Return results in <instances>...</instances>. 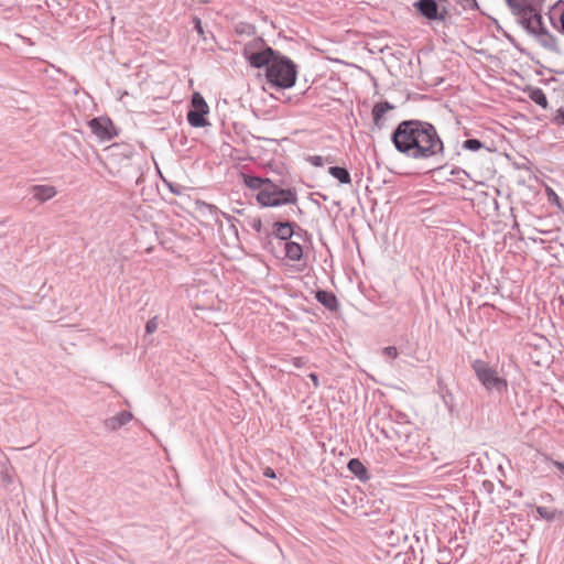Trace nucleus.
Masks as SVG:
<instances>
[{"mask_svg":"<svg viewBox=\"0 0 564 564\" xmlns=\"http://www.w3.org/2000/svg\"><path fill=\"white\" fill-rule=\"evenodd\" d=\"M316 300L323 304L328 310H336L338 306V302L336 296L327 291H317L316 292Z\"/></svg>","mask_w":564,"mask_h":564,"instance_id":"14","label":"nucleus"},{"mask_svg":"<svg viewBox=\"0 0 564 564\" xmlns=\"http://www.w3.org/2000/svg\"><path fill=\"white\" fill-rule=\"evenodd\" d=\"M274 227V234L276 238L283 242L289 241V239L293 236V228L290 223H275Z\"/></svg>","mask_w":564,"mask_h":564,"instance_id":"15","label":"nucleus"},{"mask_svg":"<svg viewBox=\"0 0 564 564\" xmlns=\"http://www.w3.org/2000/svg\"><path fill=\"white\" fill-rule=\"evenodd\" d=\"M133 419V415L129 411H121L117 415L108 417L104 421V426L108 431H117L120 427L128 424Z\"/></svg>","mask_w":564,"mask_h":564,"instance_id":"10","label":"nucleus"},{"mask_svg":"<svg viewBox=\"0 0 564 564\" xmlns=\"http://www.w3.org/2000/svg\"><path fill=\"white\" fill-rule=\"evenodd\" d=\"M33 197L39 202H46L56 195V189L51 185H35L32 187Z\"/></svg>","mask_w":564,"mask_h":564,"instance_id":"11","label":"nucleus"},{"mask_svg":"<svg viewBox=\"0 0 564 564\" xmlns=\"http://www.w3.org/2000/svg\"><path fill=\"white\" fill-rule=\"evenodd\" d=\"M88 126L100 141H109L117 135L112 121L107 117L94 118L88 122Z\"/></svg>","mask_w":564,"mask_h":564,"instance_id":"8","label":"nucleus"},{"mask_svg":"<svg viewBox=\"0 0 564 564\" xmlns=\"http://www.w3.org/2000/svg\"><path fill=\"white\" fill-rule=\"evenodd\" d=\"M192 109L187 113V121L192 127L200 128L208 124L205 115L208 113L209 107L204 97L199 93L192 96Z\"/></svg>","mask_w":564,"mask_h":564,"instance_id":"7","label":"nucleus"},{"mask_svg":"<svg viewBox=\"0 0 564 564\" xmlns=\"http://www.w3.org/2000/svg\"><path fill=\"white\" fill-rule=\"evenodd\" d=\"M529 98L534 101L536 105L541 106L542 108H547V99L544 94V91L541 88L538 87H529L528 90Z\"/></svg>","mask_w":564,"mask_h":564,"instance_id":"16","label":"nucleus"},{"mask_svg":"<svg viewBox=\"0 0 564 564\" xmlns=\"http://www.w3.org/2000/svg\"><path fill=\"white\" fill-rule=\"evenodd\" d=\"M308 162L314 166H323L325 159L321 155H313L308 158Z\"/></svg>","mask_w":564,"mask_h":564,"instance_id":"26","label":"nucleus"},{"mask_svg":"<svg viewBox=\"0 0 564 564\" xmlns=\"http://www.w3.org/2000/svg\"><path fill=\"white\" fill-rule=\"evenodd\" d=\"M283 249L285 251V257L292 261H299L302 258V246L297 242L285 241L283 242Z\"/></svg>","mask_w":564,"mask_h":564,"instance_id":"13","label":"nucleus"},{"mask_svg":"<svg viewBox=\"0 0 564 564\" xmlns=\"http://www.w3.org/2000/svg\"><path fill=\"white\" fill-rule=\"evenodd\" d=\"M519 23L545 50L558 53L556 39L547 31L542 19L545 0H506Z\"/></svg>","mask_w":564,"mask_h":564,"instance_id":"2","label":"nucleus"},{"mask_svg":"<svg viewBox=\"0 0 564 564\" xmlns=\"http://www.w3.org/2000/svg\"><path fill=\"white\" fill-rule=\"evenodd\" d=\"M414 7L429 20L444 21L447 15L445 7H441L435 0H420Z\"/></svg>","mask_w":564,"mask_h":564,"instance_id":"9","label":"nucleus"},{"mask_svg":"<svg viewBox=\"0 0 564 564\" xmlns=\"http://www.w3.org/2000/svg\"><path fill=\"white\" fill-rule=\"evenodd\" d=\"M473 369L477 379L488 391H496L502 393L508 389V382L500 377L495 368L488 362L477 359L473 362Z\"/></svg>","mask_w":564,"mask_h":564,"instance_id":"6","label":"nucleus"},{"mask_svg":"<svg viewBox=\"0 0 564 564\" xmlns=\"http://www.w3.org/2000/svg\"><path fill=\"white\" fill-rule=\"evenodd\" d=\"M249 226L257 232H260L262 229V223L259 217H254L249 219Z\"/></svg>","mask_w":564,"mask_h":564,"instance_id":"25","label":"nucleus"},{"mask_svg":"<svg viewBox=\"0 0 564 564\" xmlns=\"http://www.w3.org/2000/svg\"><path fill=\"white\" fill-rule=\"evenodd\" d=\"M159 327L158 317L149 319L145 324L147 334H153Z\"/></svg>","mask_w":564,"mask_h":564,"instance_id":"24","label":"nucleus"},{"mask_svg":"<svg viewBox=\"0 0 564 564\" xmlns=\"http://www.w3.org/2000/svg\"><path fill=\"white\" fill-rule=\"evenodd\" d=\"M242 53L249 64L256 68L268 67L279 55V52L265 46L264 41L260 37L247 43Z\"/></svg>","mask_w":564,"mask_h":564,"instance_id":"4","label":"nucleus"},{"mask_svg":"<svg viewBox=\"0 0 564 564\" xmlns=\"http://www.w3.org/2000/svg\"><path fill=\"white\" fill-rule=\"evenodd\" d=\"M257 200L264 207H276L281 205L294 204L297 200L296 194L292 189L280 188L273 182H268L257 194Z\"/></svg>","mask_w":564,"mask_h":564,"instance_id":"5","label":"nucleus"},{"mask_svg":"<svg viewBox=\"0 0 564 564\" xmlns=\"http://www.w3.org/2000/svg\"><path fill=\"white\" fill-rule=\"evenodd\" d=\"M392 109H394V106L388 101L376 104L372 109V117H373L375 124L378 126L380 120L383 118L384 113Z\"/></svg>","mask_w":564,"mask_h":564,"instance_id":"17","label":"nucleus"},{"mask_svg":"<svg viewBox=\"0 0 564 564\" xmlns=\"http://www.w3.org/2000/svg\"><path fill=\"white\" fill-rule=\"evenodd\" d=\"M549 196L550 197H554L556 200L558 199V197L556 196V194L552 189H549Z\"/></svg>","mask_w":564,"mask_h":564,"instance_id":"33","label":"nucleus"},{"mask_svg":"<svg viewBox=\"0 0 564 564\" xmlns=\"http://www.w3.org/2000/svg\"><path fill=\"white\" fill-rule=\"evenodd\" d=\"M549 18L553 26L555 29H560L564 33V10L561 13H558L557 17L556 12H551Z\"/></svg>","mask_w":564,"mask_h":564,"instance_id":"20","label":"nucleus"},{"mask_svg":"<svg viewBox=\"0 0 564 564\" xmlns=\"http://www.w3.org/2000/svg\"><path fill=\"white\" fill-rule=\"evenodd\" d=\"M243 182L247 187L250 189H258L259 192H262L265 184L270 182L269 178H261L258 176H250V175H243Z\"/></svg>","mask_w":564,"mask_h":564,"instance_id":"19","label":"nucleus"},{"mask_svg":"<svg viewBox=\"0 0 564 564\" xmlns=\"http://www.w3.org/2000/svg\"><path fill=\"white\" fill-rule=\"evenodd\" d=\"M328 173L335 177L336 180H338V182L340 184H350L351 183V177H350V174L349 172L345 169V167H340V166H330L328 169Z\"/></svg>","mask_w":564,"mask_h":564,"instance_id":"18","label":"nucleus"},{"mask_svg":"<svg viewBox=\"0 0 564 564\" xmlns=\"http://www.w3.org/2000/svg\"><path fill=\"white\" fill-rule=\"evenodd\" d=\"M553 464H554V466H555L557 469H560L561 471H563V473H564V463H563V462H557V460H555V462H553Z\"/></svg>","mask_w":564,"mask_h":564,"instance_id":"31","label":"nucleus"},{"mask_svg":"<svg viewBox=\"0 0 564 564\" xmlns=\"http://www.w3.org/2000/svg\"><path fill=\"white\" fill-rule=\"evenodd\" d=\"M295 64L282 55H278L267 68V79L280 88H291L296 82Z\"/></svg>","mask_w":564,"mask_h":564,"instance_id":"3","label":"nucleus"},{"mask_svg":"<svg viewBox=\"0 0 564 564\" xmlns=\"http://www.w3.org/2000/svg\"><path fill=\"white\" fill-rule=\"evenodd\" d=\"M482 148V143L477 139H467L463 143V149L477 151Z\"/></svg>","mask_w":564,"mask_h":564,"instance_id":"22","label":"nucleus"},{"mask_svg":"<svg viewBox=\"0 0 564 564\" xmlns=\"http://www.w3.org/2000/svg\"><path fill=\"white\" fill-rule=\"evenodd\" d=\"M553 120H554L555 123L564 126V110H562V109L557 110V112L554 116Z\"/></svg>","mask_w":564,"mask_h":564,"instance_id":"27","label":"nucleus"},{"mask_svg":"<svg viewBox=\"0 0 564 564\" xmlns=\"http://www.w3.org/2000/svg\"><path fill=\"white\" fill-rule=\"evenodd\" d=\"M382 355L388 359H395L398 357V349L394 346L384 347Z\"/></svg>","mask_w":564,"mask_h":564,"instance_id":"23","label":"nucleus"},{"mask_svg":"<svg viewBox=\"0 0 564 564\" xmlns=\"http://www.w3.org/2000/svg\"><path fill=\"white\" fill-rule=\"evenodd\" d=\"M536 512L539 516L545 520H554L557 514H560L556 510L549 509L546 507H538Z\"/></svg>","mask_w":564,"mask_h":564,"instance_id":"21","label":"nucleus"},{"mask_svg":"<svg viewBox=\"0 0 564 564\" xmlns=\"http://www.w3.org/2000/svg\"><path fill=\"white\" fill-rule=\"evenodd\" d=\"M263 475H264L265 477H268V478H275V473H274V470H273L272 468H270V467L264 468V470H263Z\"/></svg>","mask_w":564,"mask_h":564,"instance_id":"29","label":"nucleus"},{"mask_svg":"<svg viewBox=\"0 0 564 564\" xmlns=\"http://www.w3.org/2000/svg\"><path fill=\"white\" fill-rule=\"evenodd\" d=\"M349 471L354 474L359 480L366 481L369 479V474L365 465L358 458H351L347 465Z\"/></svg>","mask_w":564,"mask_h":564,"instance_id":"12","label":"nucleus"},{"mask_svg":"<svg viewBox=\"0 0 564 564\" xmlns=\"http://www.w3.org/2000/svg\"><path fill=\"white\" fill-rule=\"evenodd\" d=\"M308 377L313 381L314 387L317 388L319 386V381H318L317 375L312 372V373H310Z\"/></svg>","mask_w":564,"mask_h":564,"instance_id":"30","label":"nucleus"},{"mask_svg":"<svg viewBox=\"0 0 564 564\" xmlns=\"http://www.w3.org/2000/svg\"><path fill=\"white\" fill-rule=\"evenodd\" d=\"M391 140L395 149L415 160L435 158L443 154L444 145L435 129L429 122L405 120L398 124Z\"/></svg>","mask_w":564,"mask_h":564,"instance_id":"1","label":"nucleus"},{"mask_svg":"<svg viewBox=\"0 0 564 564\" xmlns=\"http://www.w3.org/2000/svg\"><path fill=\"white\" fill-rule=\"evenodd\" d=\"M194 28H195V30L197 31L198 34H200V35L204 34V30H203V26H202V21L198 18L194 19Z\"/></svg>","mask_w":564,"mask_h":564,"instance_id":"28","label":"nucleus"},{"mask_svg":"<svg viewBox=\"0 0 564 564\" xmlns=\"http://www.w3.org/2000/svg\"><path fill=\"white\" fill-rule=\"evenodd\" d=\"M293 364L295 367H301L304 362L302 358H294Z\"/></svg>","mask_w":564,"mask_h":564,"instance_id":"32","label":"nucleus"}]
</instances>
